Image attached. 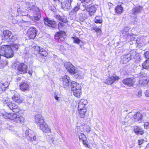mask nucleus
Listing matches in <instances>:
<instances>
[{"label": "nucleus", "mask_w": 149, "mask_h": 149, "mask_svg": "<svg viewBox=\"0 0 149 149\" xmlns=\"http://www.w3.org/2000/svg\"><path fill=\"white\" fill-rule=\"evenodd\" d=\"M26 10H30L32 12L34 16L31 17V19L34 22L38 20L41 17L40 13L39 8L34 6L33 3L27 2L26 3Z\"/></svg>", "instance_id": "obj_1"}, {"label": "nucleus", "mask_w": 149, "mask_h": 149, "mask_svg": "<svg viewBox=\"0 0 149 149\" xmlns=\"http://www.w3.org/2000/svg\"><path fill=\"white\" fill-rule=\"evenodd\" d=\"M35 121L40 129L44 132L49 133L50 132V129L45 123L44 118L41 115L38 114L35 116Z\"/></svg>", "instance_id": "obj_2"}, {"label": "nucleus", "mask_w": 149, "mask_h": 149, "mask_svg": "<svg viewBox=\"0 0 149 149\" xmlns=\"http://www.w3.org/2000/svg\"><path fill=\"white\" fill-rule=\"evenodd\" d=\"M13 52L12 49L9 45H3L0 47V54L7 58L13 56Z\"/></svg>", "instance_id": "obj_3"}, {"label": "nucleus", "mask_w": 149, "mask_h": 149, "mask_svg": "<svg viewBox=\"0 0 149 149\" xmlns=\"http://www.w3.org/2000/svg\"><path fill=\"white\" fill-rule=\"evenodd\" d=\"M71 87L73 95L77 97H80L81 95V86L76 82L73 81L71 84Z\"/></svg>", "instance_id": "obj_4"}, {"label": "nucleus", "mask_w": 149, "mask_h": 149, "mask_svg": "<svg viewBox=\"0 0 149 149\" xmlns=\"http://www.w3.org/2000/svg\"><path fill=\"white\" fill-rule=\"evenodd\" d=\"M7 117L11 120L16 123H22L24 120V118L22 116L17 115L15 113L8 114Z\"/></svg>", "instance_id": "obj_5"}, {"label": "nucleus", "mask_w": 149, "mask_h": 149, "mask_svg": "<svg viewBox=\"0 0 149 149\" xmlns=\"http://www.w3.org/2000/svg\"><path fill=\"white\" fill-rule=\"evenodd\" d=\"M32 50L35 54L38 53L44 56H46L47 55V52L44 49L38 46L33 47L32 48Z\"/></svg>", "instance_id": "obj_6"}, {"label": "nucleus", "mask_w": 149, "mask_h": 149, "mask_svg": "<svg viewBox=\"0 0 149 149\" xmlns=\"http://www.w3.org/2000/svg\"><path fill=\"white\" fill-rule=\"evenodd\" d=\"M136 55V52H133L130 53L125 54L121 56V59L123 63H126L131 59H133Z\"/></svg>", "instance_id": "obj_7"}, {"label": "nucleus", "mask_w": 149, "mask_h": 149, "mask_svg": "<svg viewBox=\"0 0 149 149\" xmlns=\"http://www.w3.org/2000/svg\"><path fill=\"white\" fill-rule=\"evenodd\" d=\"M65 67L68 72L71 74H74L77 70V68L70 62L66 63L65 64Z\"/></svg>", "instance_id": "obj_8"}, {"label": "nucleus", "mask_w": 149, "mask_h": 149, "mask_svg": "<svg viewBox=\"0 0 149 149\" xmlns=\"http://www.w3.org/2000/svg\"><path fill=\"white\" fill-rule=\"evenodd\" d=\"M3 104L4 106L8 107L13 112H16L18 111V106L15 103H12L8 100H6Z\"/></svg>", "instance_id": "obj_9"}, {"label": "nucleus", "mask_w": 149, "mask_h": 149, "mask_svg": "<svg viewBox=\"0 0 149 149\" xmlns=\"http://www.w3.org/2000/svg\"><path fill=\"white\" fill-rule=\"evenodd\" d=\"M72 0H62L61 4L62 8L65 10L70 9L71 8V3Z\"/></svg>", "instance_id": "obj_10"}, {"label": "nucleus", "mask_w": 149, "mask_h": 149, "mask_svg": "<svg viewBox=\"0 0 149 149\" xmlns=\"http://www.w3.org/2000/svg\"><path fill=\"white\" fill-rule=\"evenodd\" d=\"M37 31L36 28L33 27H30L27 31V35L30 39H34L36 36Z\"/></svg>", "instance_id": "obj_11"}, {"label": "nucleus", "mask_w": 149, "mask_h": 149, "mask_svg": "<svg viewBox=\"0 0 149 149\" xmlns=\"http://www.w3.org/2000/svg\"><path fill=\"white\" fill-rule=\"evenodd\" d=\"M28 67L27 65L23 63L19 64L17 67V70L22 74H25L27 72Z\"/></svg>", "instance_id": "obj_12"}, {"label": "nucleus", "mask_w": 149, "mask_h": 149, "mask_svg": "<svg viewBox=\"0 0 149 149\" xmlns=\"http://www.w3.org/2000/svg\"><path fill=\"white\" fill-rule=\"evenodd\" d=\"M65 33L63 31H61L60 32H57L55 35V38L59 42L64 40L66 38Z\"/></svg>", "instance_id": "obj_13"}, {"label": "nucleus", "mask_w": 149, "mask_h": 149, "mask_svg": "<svg viewBox=\"0 0 149 149\" xmlns=\"http://www.w3.org/2000/svg\"><path fill=\"white\" fill-rule=\"evenodd\" d=\"M119 77L116 75H114L108 78L104 83L108 85H111L116 81L119 79Z\"/></svg>", "instance_id": "obj_14"}, {"label": "nucleus", "mask_w": 149, "mask_h": 149, "mask_svg": "<svg viewBox=\"0 0 149 149\" xmlns=\"http://www.w3.org/2000/svg\"><path fill=\"white\" fill-rule=\"evenodd\" d=\"M91 5L88 4V6L84 7L86 8H87V11L88 12L90 15L92 16L95 13L97 9L95 6L92 5L90 6Z\"/></svg>", "instance_id": "obj_15"}, {"label": "nucleus", "mask_w": 149, "mask_h": 149, "mask_svg": "<svg viewBox=\"0 0 149 149\" xmlns=\"http://www.w3.org/2000/svg\"><path fill=\"white\" fill-rule=\"evenodd\" d=\"M78 136L79 140L82 141L84 145L86 147H89V146L87 143L88 141L85 135L84 134L79 133Z\"/></svg>", "instance_id": "obj_16"}, {"label": "nucleus", "mask_w": 149, "mask_h": 149, "mask_svg": "<svg viewBox=\"0 0 149 149\" xmlns=\"http://www.w3.org/2000/svg\"><path fill=\"white\" fill-rule=\"evenodd\" d=\"M135 81L134 78L132 79L130 78L125 79L123 81V84L128 86H133Z\"/></svg>", "instance_id": "obj_17"}, {"label": "nucleus", "mask_w": 149, "mask_h": 149, "mask_svg": "<svg viewBox=\"0 0 149 149\" xmlns=\"http://www.w3.org/2000/svg\"><path fill=\"white\" fill-rule=\"evenodd\" d=\"M44 21L45 25L49 27L54 28L56 26V22L54 21L49 20L48 18H44Z\"/></svg>", "instance_id": "obj_18"}, {"label": "nucleus", "mask_w": 149, "mask_h": 149, "mask_svg": "<svg viewBox=\"0 0 149 149\" xmlns=\"http://www.w3.org/2000/svg\"><path fill=\"white\" fill-rule=\"evenodd\" d=\"M88 103L86 100L84 99H81L78 103V110H81L83 109H86L85 106Z\"/></svg>", "instance_id": "obj_19"}, {"label": "nucleus", "mask_w": 149, "mask_h": 149, "mask_svg": "<svg viewBox=\"0 0 149 149\" xmlns=\"http://www.w3.org/2000/svg\"><path fill=\"white\" fill-rule=\"evenodd\" d=\"M143 9V7L140 6H137L134 7L132 9V14L136 15L140 13Z\"/></svg>", "instance_id": "obj_20"}, {"label": "nucleus", "mask_w": 149, "mask_h": 149, "mask_svg": "<svg viewBox=\"0 0 149 149\" xmlns=\"http://www.w3.org/2000/svg\"><path fill=\"white\" fill-rule=\"evenodd\" d=\"M70 77L68 75H65L63 77V86L65 88H67L70 85L69 80Z\"/></svg>", "instance_id": "obj_21"}, {"label": "nucleus", "mask_w": 149, "mask_h": 149, "mask_svg": "<svg viewBox=\"0 0 149 149\" xmlns=\"http://www.w3.org/2000/svg\"><path fill=\"white\" fill-rule=\"evenodd\" d=\"M3 34L4 36V37L3 38L4 39L7 40L8 39H12L15 37L14 36H11L12 33L11 32L8 30H6L4 31L3 32Z\"/></svg>", "instance_id": "obj_22"}, {"label": "nucleus", "mask_w": 149, "mask_h": 149, "mask_svg": "<svg viewBox=\"0 0 149 149\" xmlns=\"http://www.w3.org/2000/svg\"><path fill=\"white\" fill-rule=\"evenodd\" d=\"M20 89L23 91L28 90L29 88V84L26 82H22L19 85Z\"/></svg>", "instance_id": "obj_23"}, {"label": "nucleus", "mask_w": 149, "mask_h": 149, "mask_svg": "<svg viewBox=\"0 0 149 149\" xmlns=\"http://www.w3.org/2000/svg\"><path fill=\"white\" fill-rule=\"evenodd\" d=\"M142 115L140 113H137L134 116V118L135 120L140 123L142 120Z\"/></svg>", "instance_id": "obj_24"}, {"label": "nucleus", "mask_w": 149, "mask_h": 149, "mask_svg": "<svg viewBox=\"0 0 149 149\" xmlns=\"http://www.w3.org/2000/svg\"><path fill=\"white\" fill-rule=\"evenodd\" d=\"M134 131L135 133L137 134H140L141 135H142L144 133V132L142 129L140 127L137 126L135 127L134 128Z\"/></svg>", "instance_id": "obj_25"}, {"label": "nucleus", "mask_w": 149, "mask_h": 149, "mask_svg": "<svg viewBox=\"0 0 149 149\" xmlns=\"http://www.w3.org/2000/svg\"><path fill=\"white\" fill-rule=\"evenodd\" d=\"M84 74L81 71L77 70L76 73L74 74V77L76 79L82 78L84 77Z\"/></svg>", "instance_id": "obj_26"}, {"label": "nucleus", "mask_w": 149, "mask_h": 149, "mask_svg": "<svg viewBox=\"0 0 149 149\" xmlns=\"http://www.w3.org/2000/svg\"><path fill=\"white\" fill-rule=\"evenodd\" d=\"M12 99L15 102L18 104H20L22 102L18 95H14L12 97Z\"/></svg>", "instance_id": "obj_27"}, {"label": "nucleus", "mask_w": 149, "mask_h": 149, "mask_svg": "<svg viewBox=\"0 0 149 149\" xmlns=\"http://www.w3.org/2000/svg\"><path fill=\"white\" fill-rule=\"evenodd\" d=\"M82 3V5L84 7L88 6V4H91L92 3L91 0H80Z\"/></svg>", "instance_id": "obj_28"}, {"label": "nucleus", "mask_w": 149, "mask_h": 149, "mask_svg": "<svg viewBox=\"0 0 149 149\" xmlns=\"http://www.w3.org/2000/svg\"><path fill=\"white\" fill-rule=\"evenodd\" d=\"M79 110V116L81 118H84L85 116V113L87 111L86 109H83Z\"/></svg>", "instance_id": "obj_29"}, {"label": "nucleus", "mask_w": 149, "mask_h": 149, "mask_svg": "<svg viewBox=\"0 0 149 149\" xmlns=\"http://www.w3.org/2000/svg\"><path fill=\"white\" fill-rule=\"evenodd\" d=\"M142 66L143 68L149 70V58L145 61Z\"/></svg>", "instance_id": "obj_30"}, {"label": "nucleus", "mask_w": 149, "mask_h": 149, "mask_svg": "<svg viewBox=\"0 0 149 149\" xmlns=\"http://www.w3.org/2000/svg\"><path fill=\"white\" fill-rule=\"evenodd\" d=\"M115 10L116 13L118 14H121L123 11V8L121 5H118L116 7Z\"/></svg>", "instance_id": "obj_31"}, {"label": "nucleus", "mask_w": 149, "mask_h": 149, "mask_svg": "<svg viewBox=\"0 0 149 149\" xmlns=\"http://www.w3.org/2000/svg\"><path fill=\"white\" fill-rule=\"evenodd\" d=\"M56 17L60 21L63 22H67V20L66 17L65 16H61L60 15H57Z\"/></svg>", "instance_id": "obj_32"}, {"label": "nucleus", "mask_w": 149, "mask_h": 149, "mask_svg": "<svg viewBox=\"0 0 149 149\" xmlns=\"http://www.w3.org/2000/svg\"><path fill=\"white\" fill-rule=\"evenodd\" d=\"M72 38L73 40V43L79 44L80 42H82V41L79 40V38L76 36H75V37H72Z\"/></svg>", "instance_id": "obj_33"}, {"label": "nucleus", "mask_w": 149, "mask_h": 149, "mask_svg": "<svg viewBox=\"0 0 149 149\" xmlns=\"http://www.w3.org/2000/svg\"><path fill=\"white\" fill-rule=\"evenodd\" d=\"M25 136L27 139L30 141H32V136L31 135H29V131L28 130H26L25 132Z\"/></svg>", "instance_id": "obj_34"}, {"label": "nucleus", "mask_w": 149, "mask_h": 149, "mask_svg": "<svg viewBox=\"0 0 149 149\" xmlns=\"http://www.w3.org/2000/svg\"><path fill=\"white\" fill-rule=\"evenodd\" d=\"M133 59H134V61L136 63L139 62L141 60L140 56L138 54H137L136 53Z\"/></svg>", "instance_id": "obj_35"}, {"label": "nucleus", "mask_w": 149, "mask_h": 149, "mask_svg": "<svg viewBox=\"0 0 149 149\" xmlns=\"http://www.w3.org/2000/svg\"><path fill=\"white\" fill-rule=\"evenodd\" d=\"M77 18L81 22H83L84 20V18L81 13L78 14L77 16Z\"/></svg>", "instance_id": "obj_36"}, {"label": "nucleus", "mask_w": 149, "mask_h": 149, "mask_svg": "<svg viewBox=\"0 0 149 149\" xmlns=\"http://www.w3.org/2000/svg\"><path fill=\"white\" fill-rule=\"evenodd\" d=\"M141 83V86H144L146 85L148 83V81L147 80H144L143 81L142 80H141L140 81Z\"/></svg>", "instance_id": "obj_37"}, {"label": "nucleus", "mask_w": 149, "mask_h": 149, "mask_svg": "<svg viewBox=\"0 0 149 149\" xmlns=\"http://www.w3.org/2000/svg\"><path fill=\"white\" fill-rule=\"evenodd\" d=\"M128 30V28L126 27L125 28L124 30L123 31L122 34L123 35V36H125V34L127 36H128V33L127 32V31Z\"/></svg>", "instance_id": "obj_38"}, {"label": "nucleus", "mask_w": 149, "mask_h": 149, "mask_svg": "<svg viewBox=\"0 0 149 149\" xmlns=\"http://www.w3.org/2000/svg\"><path fill=\"white\" fill-rule=\"evenodd\" d=\"M64 25L62 23L59 22L58 24V28L60 30H62L64 28Z\"/></svg>", "instance_id": "obj_39"}, {"label": "nucleus", "mask_w": 149, "mask_h": 149, "mask_svg": "<svg viewBox=\"0 0 149 149\" xmlns=\"http://www.w3.org/2000/svg\"><path fill=\"white\" fill-rule=\"evenodd\" d=\"M84 129L86 132H89L91 131V128L89 126L84 125Z\"/></svg>", "instance_id": "obj_40"}, {"label": "nucleus", "mask_w": 149, "mask_h": 149, "mask_svg": "<svg viewBox=\"0 0 149 149\" xmlns=\"http://www.w3.org/2000/svg\"><path fill=\"white\" fill-rule=\"evenodd\" d=\"M7 62L6 60L3 61H1L0 62V66L3 67L7 65Z\"/></svg>", "instance_id": "obj_41"}, {"label": "nucleus", "mask_w": 149, "mask_h": 149, "mask_svg": "<svg viewBox=\"0 0 149 149\" xmlns=\"http://www.w3.org/2000/svg\"><path fill=\"white\" fill-rule=\"evenodd\" d=\"M94 21L96 23L101 24L102 22V19H94Z\"/></svg>", "instance_id": "obj_42"}, {"label": "nucleus", "mask_w": 149, "mask_h": 149, "mask_svg": "<svg viewBox=\"0 0 149 149\" xmlns=\"http://www.w3.org/2000/svg\"><path fill=\"white\" fill-rule=\"evenodd\" d=\"M5 91L4 87L2 83H0V91Z\"/></svg>", "instance_id": "obj_43"}, {"label": "nucleus", "mask_w": 149, "mask_h": 149, "mask_svg": "<svg viewBox=\"0 0 149 149\" xmlns=\"http://www.w3.org/2000/svg\"><path fill=\"white\" fill-rule=\"evenodd\" d=\"M144 56L146 58H149V51H147L144 54Z\"/></svg>", "instance_id": "obj_44"}, {"label": "nucleus", "mask_w": 149, "mask_h": 149, "mask_svg": "<svg viewBox=\"0 0 149 149\" xmlns=\"http://www.w3.org/2000/svg\"><path fill=\"white\" fill-rule=\"evenodd\" d=\"M12 46L13 47L15 48V49H17L19 46V45L17 44H12Z\"/></svg>", "instance_id": "obj_45"}, {"label": "nucleus", "mask_w": 149, "mask_h": 149, "mask_svg": "<svg viewBox=\"0 0 149 149\" xmlns=\"http://www.w3.org/2000/svg\"><path fill=\"white\" fill-rule=\"evenodd\" d=\"M92 29L95 30L96 32L99 31H100L101 30L100 28H97L96 26H95V27L94 26Z\"/></svg>", "instance_id": "obj_46"}, {"label": "nucleus", "mask_w": 149, "mask_h": 149, "mask_svg": "<svg viewBox=\"0 0 149 149\" xmlns=\"http://www.w3.org/2000/svg\"><path fill=\"white\" fill-rule=\"evenodd\" d=\"M3 85H4V90H5V88L8 87L9 85V84L8 83H5L4 84L3 83Z\"/></svg>", "instance_id": "obj_47"}, {"label": "nucleus", "mask_w": 149, "mask_h": 149, "mask_svg": "<svg viewBox=\"0 0 149 149\" xmlns=\"http://www.w3.org/2000/svg\"><path fill=\"white\" fill-rule=\"evenodd\" d=\"M143 139H140L139 140V145H141L143 142Z\"/></svg>", "instance_id": "obj_48"}, {"label": "nucleus", "mask_w": 149, "mask_h": 149, "mask_svg": "<svg viewBox=\"0 0 149 149\" xmlns=\"http://www.w3.org/2000/svg\"><path fill=\"white\" fill-rule=\"evenodd\" d=\"M145 95L146 96L149 97V90H147L145 93Z\"/></svg>", "instance_id": "obj_49"}, {"label": "nucleus", "mask_w": 149, "mask_h": 149, "mask_svg": "<svg viewBox=\"0 0 149 149\" xmlns=\"http://www.w3.org/2000/svg\"><path fill=\"white\" fill-rule=\"evenodd\" d=\"M149 126V123L148 122H146L144 124V127H148Z\"/></svg>", "instance_id": "obj_50"}, {"label": "nucleus", "mask_w": 149, "mask_h": 149, "mask_svg": "<svg viewBox=\"0 0 149 149\" xmlns=\"http://www.w3.org/2000/svg\"><path fill=\"white\" fill-rule=\"evenodd\" d=\"M137 96L139 97H141V91H139L138 93Z\"/></svg>", "instance_id": "obj_51"}, {"label": "nucleus", "mask_w": 149, "mask_h": 149, "mask_svg": "<svg viewBox=\"0 0 149 149\" xmlns=\"http://www.w3.org/2000/svg\"><path fill=\"white\" fill-rule=\"evenodd\" d=\"M79 9V8L78 7H76L74 8V9H73V10L74 12H76Z\"/></svg>", "instance_id": "obj_52"}, {"label": "nucleus", "mask_w": 149, "mask_h": 149, "mask_svg": "<svg viewBox=\"0 0 149 149\" xmlns=\"http://www.w3.org/2000/svg\"><path fill=\"white\" fill-rule=\"evenodd\" d=\"M13 134H15L17 136H19V134H18V132L15 131H13Z\"/></svg>", "instance_id": "obj_53"}, {"label": "nucleus", "mask_w": 149, "mask_h": 149, "mask_svg": "<svg viewBox=\"0 0 149 149\" xmlns=\"http://www.w3.org/2000/svg\"><path fill=\"white\" fill-rule=\"evenodd\" d=\"M36 139V137L35 136H33V137H32V141L33 140V141H35Z\"/></svg>", "instance_id": "obj_54"}, {"label": "nucleus", "mask_w": 149, "mask_h": 149, "mask_svg": "<svg viewBox=\"0 0 149 149\" xmlns=\"http://www.w3.org/2000/svg\"><path fill=\"white\" fill-rule=\"evenodd\" d=\"M95 19H102V18L99 16H96Z\"/></svg>", "instance_id": "obj_55"}, {"label": "nucleus", "mask_w": 149, "mask_h": 149, "mask_svg": "<svg viewBox=\"0 0 149 149\" xmlns=\"http://www.w3.org/2000/svg\"><path fill=\"white\" fill-rule=\"evenodd\" d=\"M28 73L29 74H30V75H31L32 74V71H30V70H29L28 71Z\"/></svg>", "instance_id": "obj_56"}, {"label": "nucleus", "mask_w": 149, "mask_h": 149, "mask_svg": "<svg viewBox=\"0 0 149 149\" xmlns=\"http://www.w3.org/2000/svg\"><path fill=\"white\" fill-rule=\"evenodd\" d=\"M54 98L56 100H58L59 97H58L56 95V96H55Z\"/></svg>", "instance_id": "obj_57"}, {"label": "nucleus", "mask_w": 149, "mask_h": 149, "mask_svg": "<svg viewBox=\"0 0 149 149\" xmlns=\"http://www.w3.org/2000/svg\"><path fill=\"white\" fill-rule=\"evenodd\" d=\"M24 13L23 12L22 13V15L23 16H26V15H25L24 14Z\"/></svg>", "instance_id": "obj_58"}, {"label": "nucleus", "mask_w": 149, "mask_h": 149, "mask_svg": "<svg viewBox=\"0 0 149 149\" xmlns=\"http://www.w3.org/2000/svg\"><path fill=\"white\" fill-rule=\"evenodd\" d=\"M52 141H54V140H53V139H52Z\"/></svg>", "instance_id": "obj_59"}]
</instances>
